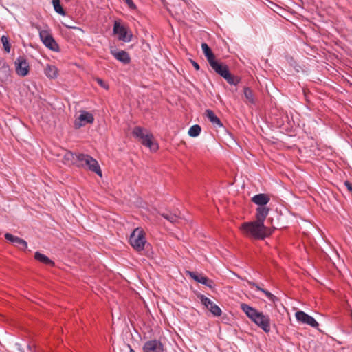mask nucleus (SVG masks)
I'll return each instance as SVG.
<instances>
[{
	"mask_svg": "<svg viewBox=\"0 0 352 352\" xmlns=\"http://www.w3.org/2000/svg\"><path fill=\"white\" fill-rule=\"evenodd\" d=\"M270 209L267 207H258L256 211V220L241 224L240 230L246 236L254 239H263L272 234L270 228L264 225Z\"/></svg>",
	"mask_w": 352,
	"mask_h": 352,
	"instance_id": "nucleus-1",
	"label": "nucleus"
},
{
	"mask_svg": "<svg viewBox=\"0 0 352 352\" xmlns=\"http://www.w3.org/2000/svg\"><path fill=\"white\" fill-rule=\"evenodd\" d=\"M240 308L253 322L265 333L270 331V318L268 315L258 311L257 309L246 303H241Z\"/></svg>",
	"mask_w": 352,
	"mask_h": 352,
	"instance_id": "nucleus-2",
	"label": "nucleus"
},
{
	"mask_svg": "<svg viewBox=\"0 0 352 352\" xmlns=\"http://www.w3.org/2000/svg\"><path fill=\"white\" fill-rule=\"evenodd\" d=\"M76 157L78 166L88 169L102 177V173L99 164L94 157L84 153H78Z\"/></svg>",
	"mask_w": 352,
	"mask_h": 352,
	"instance_id": "nucleus-3",
	"label": "nucleus"
},
{
	"mask_svg": "<svg viewBox=\"0 0 352 352\" xmlns=\"http://www.w3.org/2000/svg\"><path fill=\"white\" fill-rule=\"evenodd\" d=\"M146 243V233L141 228H135L131 234L129 243L138 252L144 249Z\"/></svg>",
	"mask_w": 352,
	"mask_h": 352,
	"instance_id": "nucleus-4",
	"label": "nucleus"
},
{
	"mask_svg": "<svg viewBox=\"0 0 352 352\" xmlns=\"http://www.w3.org/2000/svg\"><path fill=\"white\" fill-rule=\"evenodd\" d=\"M215 72L222 76L230 85H236L241 82V78L232 74L228 67L224 64H221L214 69Z\"/></svg>",
	"mask_w": 352,
	"mask_h": 352,
	"instance_id": "nucleus-5",
	"label": "nucleus"
},
{
	"mask_svg": "<svg viewBox=\"0 0 352 352\" xmlns=\"http://www.w3.org/2000/svg\"><path fill=\"white\" fill-rule=\"evenodd\" d=\"M113 33L118 36V39L124 42H129L132 38V34L129 32L128 28L119 21H115L113 24Z\"/></svg>",
	"mask_w": 352,
	"mask_h": 352,
	"instance_id": "nucleus-6",
	"label": "nucleus"
},
{
	"mask_svg": "<svg viewBox=\"0 0 352 352\" xmlns=\"http://www.w3.org/2000/svg\"><path fill=\"white\" fill-rule=\"evenodd\" d=\"M39 35L43 44L47 47L54 51L58 50V45L49 30H41Z\"/></svg>",
	"mask_w": 352,
	"mask_h": 352,
	"instance_id": "nucleus-7",
	"label": "nucleus"
},
{
	"mask_svg": "<svg viewBox=\"0 0 352 352\" xmlns=\"http://www.w3.org/2000/svg\"><path fill=\"white\" fill-rule=\"evenodd\" d=\"M198 298H199L201 303L208 309L210 310V311L214 316H220L222 314L221 309L220 307L217 305L214 302H213L210 298L205 296L203 294H199L198 296Z\"/></svg>",
	"mask_w": 352,
	"mask_h": 352,
	"instance_id": "nucleus-8",
	"label": "nucleus"
},
{
	"mask_svg": "<svg viewBox=\"0 0 352 352\" xmlns=\"http://www.w3.org/2000/svg\"><path fill=\"white\" fill-rule=\"evenodd\" d=\"M201 48L208 62L214 70L222 64V63L216 60L214 53L207 43H203L201 44Z\"/></svg>",
	"mask_w": 352,
	"mask_h": 352,
	"instance_id": "nucleus-9",
	"label": "nucleus"
},
{
	"mask_svg": "<svg viewBox=\"0 0 352 352\" xmlns=\"http://www.w3.org/2000/svg\"><path fill=\"white\" fill-rule=\"evenodd\" d=\"M94 121V116L87 111H82L80 116L74 121L75 129H80L87 124H92Z\"/></svg>",
	"mask_w": 352,
	"mask_h": 352,
	"instance_id": "nucleus-10",
	"label": "nucleus"
},
{
	"mask_svg": "<svg viewBox=\"0 0 352 352\" xmlns=\"http://www.w3.org/2000/svg\"><path fill=\"white\" fill-rule=\"evenodd\" d=\"M143 352H164V346L159 340H151L146 342L142 347Z\"/></svg>",
	"mask_w": 352,
	"mask_h": 352,
	"instance_id": "nucleus-11",
	"label": "nucleus"
},
{
	"mask_svg": "<svg viewBox=\"0 0 352 352\" xmlns=\"http://www.w3.org/2000/svg\"><path fill=\"white\" fill-rule=\"evenodd\" d=\"M16 74L21 76H25L29 73V64L24 57L20 56L15 61Z\"/></svg>",
	"mask_w": 352,
	"mask_h": 352,
	"instance_id": "nucleus-12",
	"label": "nucleus"
},
{
	"mask_svg": "<svg viewBox=\"0 0 352 352\" xmlns=\"http://www.w3.org/2000/svg\"><path fill=\"white\" fill-rule=\"evenodd\" d=\"M296 318L298 321L303 324H309L312 327H317L319 325L318 322L312 316L302 311H298L296 313Z\"/></svg>",
	"mask_w": 352,
	"mask_h": 352,
	"instance_id": "nucleus-13",
	"label": "nucleus"
},
{
	"mask_svg": "<svg viewBox=\"0 0 352 352\" xmlns=\"http://www.w3.org/2000/svg\"><path fill=\"white\" fill-rule=\"evenodd\" d=\"M186 273L195 281L204 284L210 288H212L214 287L213 280L209 279L208 277L195 272L187 271Z\"/></svg>",
	"mask_w": 352,
	"mask_h": 352,
	"instance_id": "nucleus-14",
	"label": "nucleus"
},
{
	"mask_svg": "<svg viewBox=\"0 0 352 352\" xmlns=\"http://www.w3.org/2000/svg\"><path fill=\"white\" fill-rule=\"evenodd\" d=\"M6 240L13 243L21 250H25L28 248L27 242L18 236H14L10 233H6L4 235Z\"/></svg>",
	"mask_w": 352,
	"mask_h": 352,
	"instance_id": "nucleus-15",
	"label": "nucleus"
},
{
	"mask_svg": "<svg viewBox=\"0 0 352 352\" xmlns=\"http://www.w3.org/2000/svg\"><path fill=\"white\" fill-rule=\"evenodd\" d=\"M141 143L148 147L152 151H157L159 148L158 144L154 141L153 135L151 133H146V135L141 141Z\"/></svg>",
	"mask_w": 352,
	"mask_h": 352,
	"instance_id": "nucleus-16",
	"label": "nucleus"
},
{
	"mask_svg": "<svg viewBox=\"0 0 352 352\" xmlns=\"http://www.w3.org/2000/svg\"><path fill=\"white\" fill-rule=\"evenodd\" d=\"M111 54L119 61L124 64H129L131 62V58L128 52L124 50H111Z\"/></svg>",
	"mask_w": 352,
	"mask_h": 352,
	"instance_id": "nucleus-17",
	"label": "nucleus"
},
{
	"mask_svg": "<svg viewBox=\"0 0 352 352\" xmlns=\"http://www.w3.org/2000/svg\"><path fill=\"white\" fill-rule=\"evenodd\" d=\"M270 196L267 194H258L252 198V201L259 206L258 207H266L265 205L270 201Z\"/></svg>",
	"mask_w": 352,
	"mask_h": 352,
	"instance_id": "nucleus-18",
	"label": "nucleus"
},
{
	"mask_svg": "<svg viewBox=\"0 0 352 352\" xmlns=\"http://www.w3.org/2000/svg\"><path fill=\"white\" fill-rule=\"evenodd\" d=\"M248 284L252 288L254 287L256 290L263 292L266 296V297L272 302H275L276 300H278V298L276 296L270 293L269 291L260 287L256 283L249 281Z\"/></svg>",
	"mask_w": 352,
	"mask_h": 352,
	"instance_id": "nucleus-19",
	"label": "nucleus"
},
{
	"mask_svg": "<svg viewBox=\"0 0 352 352\" xmlns=\"http://www.w3.org/2000/svg\"><path fill=\"white\" fill-rule=\"evenodd\" d=\"M206 116H207V118L209 119V120L212 123V124L214 126H217V127L223 126V124H222L221 120L214 114V113L212 110L207 109L206 111Z\"/></svg>",
	"mask_w": 352,
	"mask_h": 352,
	"instance_id": "nucleus-20",
	"label": "nucleus"
},
{
	"mask_svg": "<svg viewBox=\"0 0 352 352\" xmlns=\"http://www.w3.org/2000/svg\"><path fill=\"white\" fill-rule=\"evenodd\" d=\"M45 74L50 78H56L58 75V69L54 65H47L45 67Z\"/></svg>",
	"mask_w": 352,
	"mask_h": 352,
	"instance_id": "nucleus-21",
	"label": "nucleus"
},
{
	"mask_svg": "<svg viewBox=\"0 0 352 352\" xmlns=\"http://www.w3.org/2000/svg\"><path fill=\"white\" fill-rule=\"evenodd\" d=\"M34 258L39 262L47 265H54V263L47 256L43 254L38 252H36L34 254Z\"/></svg>",
	"mask_w": 352,
	"mask_h": 352,
	"instance_id": "nucleus-22",
	"label": "nucleus"
},
{
	"mask_svg": "<svg viewBox=\"0 0 352 352\" xmlns=\"http://www.w3.org/2000/svg\"><path fill=\"white\" fill-rule=\"evenodd\" d=\"M77 153H73L71 151H67L63 156V163L65 164L72 163L77 164L76 155Z\"/></svg>",
	"mask_w": 352,
	"mask_h": 352,
	"instance_id": "nucleus-23",
	"label": "nucleus"
},
{
	"mask_svg": "<svg viewBox=\"0 0 352 352\" xmlns=\"http://www.w3.org/2000/svg\"><path fill=\"white\" fill-rule=\"evenodd\" d=\"M146 130L144 128H142L140 126H135L133 130V135L139 138L141 141L144 138V137L146 135Z\"/></svg>",
	"mask_w": 352,
	"mask_h": 352,
	"instance_id": "nucleus-24",
	"label": "nucleus"
},
{
	"mask_svg": "<svg viewBox=\"0 0 352 352\" xmlns=\"http://www.w3.org/2000/svg\"><path fill=\"white\" fill-rule=\"evenodd\" d=\"M244 95L246 98L245 102L250 104L255 103L254 95L251 89L249 87H244Z\"/></svg>",
	"mask_w": 352,
	"mask_h": 352,
	"instance_id": "nucleus-25",
	"label": "nucleus"
},
{
	"mask_svg": "<svg viewBox=\"0 0 352 352\" xmlns=\"http://www.w3.org/2000/svg\"><path fill=\"white\" fill-rule=\"evenodd\" d=\"M52 3L54 6V8L56 12L63 16H65L66 14L65 11L60 6V0H52Z\"/></svg>",
	"mask_w": 352,
	"mask_h": 352,
	"instance_id": "nucleus-26",
	"label": "nucleus"
},
{
	"mask_svg": "<svg viewBox=\"0 0 352 352\" xmlns=\"http://www.w3.org/2000/svg\"><path fill=\"white\" fill-rule=\"evenodd\" d=\"M201 127L199 125L195 124L191 126L188 131V135L191 137H197L201 133Z\"/></svg>",
	"mask_w": 352,
	"mask_h": 352,
	"instance_id": "nucleus-27",
	"label": "nucleus"
},
{
	"mask_svg": "<svg viewBox=\"0 0 352 352\" xmlns=\"http://www.w3.org/2000/svg\"><path fill=\"white\" fill-rule=\"evenodd\" d=\"M162 216L173 223H177L179 221V217L173 214H162Z\"/></svg>",
	"mask_w": 352,
	"mask_h": 352,
	"instance_id": "nucleus-28",
	"label": "nucleus"
},
{
	"mask_svg": "<svg viewBox=\"0 0 352 352\" xmlns=\"http://www.w3.org/2000/svg\"><path fill=\"white\" fill-rule=\"evenodd\" d=\"M1 40V42H2L3 45L5 50L7 52H10V45L9 44V41H8V37L6 36H2Z\"/></svg>",
	"mask_w": 352,
	"mask_h": 352,
	"instance_id": "nucleus-29",
	"label": "nucleus"
},
{
	"mask_svg": "<svg viewBox=\"0 0 352 352\" xmlns=\"http://www.w3.org/2000/svg\"><path fill=\"white\" fill-rule=\"evenodd\" d=\"M94 80L98 82V84L103 87L104 89L108 90L109 89V85L107 83H106L102 79L100 78H94Z\"/></svg>",
	"mask_w": 352,
	"mask_h": 352,
	"instance_id": "nucleus-30",
	"label": "nucleus"
},
{
	"mask_svg": "<svg viewBox=\"0 0 352 352\" xmlns=\"http://www.w3.org/2000/svg\"><path fill=\"white\" fill-rule=\"evenodd\" d=\"M126 3L128 5L129 8L132 10L136 9V6L133 2L132 0H124Z\"/></svg>",
	"mask_w": 352,
	"mask_h": 352,
	"instance_id": "nucleus-31",
	"label": "nucleus"
},
{
	"mask_svg": "<svg viewBox=\"0 0 352 352\" xmlns=\"http://www.w3.org/2000/svg\"><path fill=\"white\" fill-rule=\"evenodd\" d=\"M344 184L347 190L352 194V184L349 181H346Z\"/></svg>",
	"mask_w": 352,
	"mask_h": 352,
	"instance_id": "nucleus-32",
	"label": "nucleus"
},
{
	"mask_svg": "<svg viewBox=\"0 0 352 352\" xmlns=\"http://www.w3.org/2000/svg\"><path fill=\"white\" fill-rule=\"evenodd\" d=\"M190 62L196 70H199L200 67L199 64L193 60H190Z\"/></svg>",
	"mask_w": 352,
	"mask_h": 352,
	"instance_id": "nucleus-33",
	"label": "nucleus"
},
{
	"mask_svg": "<svg viewBox=\"0 0 352 352\" xmlns=\"http://www.w3.org/2000/svg\"><path fill=\"white\" fill-rule=\"evenodd\" d=\"M129 352H135V351L132 348H130V351Z\"/></svg>",
	"mask_w": 352,
	"mask_h": 352,
	"instance_id": "nucleus-34",
	"label": "nucleus"
},
{
	"mask_svg": "<svg viewBox=\"0 0 352 352\" xmlns=\"http://www.w3.org/2000/svg\"><path fill=\"white\" fill-rule=\"evenodd\" d=\"M73 28H74V29H78V30H81L80 28H77V27H73Z\"/></svg>",
	"mask_w": 352,
	"mask_h": 352,
	"instance_id": "nucleus-35",
	"label": "nucleus"
}]
</instances>
